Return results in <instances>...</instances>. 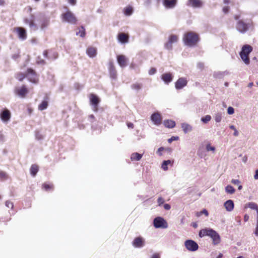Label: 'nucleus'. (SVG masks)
<instances>
[{"instance_id": "obj_1", "label": "nucleus", "mask_w": 258, "mask_h": 258, "mask_svg": "<svg viewBox=\"0 0 258 258\" xmlns=\"http://www.w3.org/2000/svg\"><path fill=\"white\" fill-rule=\"evenodd\" d=\"M199 235L200 237L206 236H209L211 238L212 243L214 245H218L221 242V237L219 234L212 229H203L199 231Z\"/></svg>"}, {"instance_id": "obj_2", "label": "nucleus", "mask_w": 258, "mask_h": 258, "mask_svg": "<svg viewBox=\"0 0 258 258\" xmlns=\"http://www.w3.org/2000/svg\"><path fill=\"white\" fill-rule=\"evenodd\" d=\"M199 35L193 31L186 32L183 37L184 44L189 47L196 46L200 41Z\"/></svg>"}, {"instance_id": "obj_3", "label": "nucleus", "mask_w": 258, "mask_h": 258, "mask_svg": "<svg viewBox=\"0 0 258 258\" xmlns=\"http://www.w3.org/2000/svg\"><path fill=\"white\" fill-rule=\"evenodd\" d=\"M240 15H235L234 16V19L237 21L236 28L239 32L244 33L252 26V24L250 22H246L243 20H240Z\"/></svg>"}, {"instance_id": "obj_4", "label": "nucleus", "mask_w": 258, "mask_h": 258, "mask_svg": "<svg viewBox=\"0 0 258 258\" xmlns=\"http://www.w3.org/2000/svg\"><path fill=\"white\" fill-rule=\"evenodd\" d=\"M252 47L247 44L243 45L241 48L240 56L242 60L246 64H248L250 62L249 54L252 51Z\"/></svg>"}, {"instance_id": "obj_5", "label": "nucleus", "mask_w": 258, "mask_h": 258, "mask_svg": "<svg viewBox=\"0 0 258 258\" xmlns=\"http://www.w3.org/2000/svg\"><path fill=\"white\" fill-rule=\"evenodd\" d=\"M61 18L63 21L75 25L77 23V18L75 15L71 11H67L61 15Z\"/></svg>"}, {"instance_id": "obj_6", "label": "nucleus", "mask_w": 258, "mask_h": 258, "mask_svg": "<svg viewBox=\"0 0 258 258\" xmlns=\"http://www.w3.org/2000/svg\"><path fill=\"white\" fill-rule=\"evenodd\" d=\"M26 76L28 80L34 84H37L39 82V78L36 72L31 68L27 69Z\"/></svg>"}, {"instance_id": "obj_7", "label": "nucleus", "mask_w": 258, "mask_h": 258, "mask_svg": "<svg viewBox=\"0 0 258 258\" xmlns=\"http://www.w3.org/2000/svg\"><path fill=\"white\" fill-rule=\"evenodd\" d=\"M153 224L154 227L156 228H166L168 227L167 222L161 217L155 218L154 220Z\"/></svg>"}, {"instance_id": "obj_8", "label": "nucleus", "mask_w": 258, "mask_h": 258, "mask_svg": "<svg viewBox=\"0 0 258 258\" xmlns=\"http://www.w3.org/2000/svg\"><path fill=\"white\" fill-rule=\"evenodd\" d=\"M15 93L21 98H25L28 93L29 90L24 85L20 87H17L14 90Z\"/></svg>"}, {"instance_id": "obj_9", "label": "nucleus", "mask_w": 258, "mask_h": 258, "mask_svg": "<svg viewBox=\"0 0 258 258\" xmlns=\"http://www.w3.org/2000/svg\"><path fill=\"white\" fill-rule=\"evenodd\" d=\"M185 247L191 251H195L199 248L198 244L192 240H187L184 242Z\"/></svg>"}, {"instance_id": "obj_10", "label": "nucleus", "mask_w": 258, "mask_h": 258, "mask_svg": "<svg viewBox=\"0 0 258 258\" xmlns=\"http://www.w3.org/2000/svg\"><path fill=\"white\" fill-rule=\"evenodd\" d=\"M178 40V37L177 35L175 34L170 35L168 41L164 45L165 47L168 50L172 49V44L177 42Z\"/></svg>"}, {"instance_id": "obj_11", "label": "nucleus", "mask_w": 258, "mask_h": 258, "mask_svg": "<svg viewBox=\"0 0 258 258\" xmlns=\"http://www.w3.org/2000/svg\"><path fill=\"white\" fill-rule=\"evenodd\" d=\"M132 244L136 248H141L145 245V240L143 237L138 236L134 239Z\"/></svg>"}, {"instance_id": "obj_12", "label": "nucleus", "mask_w": 258, "mask_h": 258, "mask_svg": "<svg viewBox=\"0 0 258 258\" xmlns=\"http://www.w3.org/2000/svg\"><path fill=\"white\" fill-rule=\"evenodd\" d=\"M11 117V113L9 110L5 109L0 113V118L1 120L4 122L9 121Z\"/></svg>"}, {"instance_id": "obj_13", "label": "nucleus", "mask_w": 258, "mask_h": 258, "mask_svg": "<svg viewBox=\"0 0 258 258\" xmlns=\"http://www.w3.org/2000/svg\"><path fill=\"white\" fill-rule=\"evenodd\" d=\"M151 119L154 123L157 125H159L162 123V117L159 112H155L152 114Z\"/></svg>"}, {"instance_id": "obj_14", "label": "nucleus", "mask_w": 258, "mask_h": 258, "mask_svg": "<svg viewBox=\"0 0 258 258\" xmlns=\"http://www.w3.org/2000/svg\"><path fill=\"white\" fill-rule=\"evenodd\" d=\"M15 31L18 34V37L22 40H24L27 38V33L26 30L22 27H16L15 28Z\"/></svg>"}, {"instance_id": "obj_15", "label": "nucleus", "mask_w": 258, "mask_h": 258, "mask_svg": "<svg viewBox=\"0 0 258 258\" xmlns=\"http://www.w3.org/2000/svg\"><path fill=\"white\" fill-rule=\"evenodd\" d=\"M187 83L186 79L184 78H180L175 82V86L176 89L179 90L186 86Z\"/></svg>"}, {"instance_id": "obj_16", "label": "nucleus", "mask_w": 258, "mask_h": 258, "mask_svg": "<svg viewBox=\"0 0 258 258\" xmlns=\"http://www.w3.org/2000/svg\"><path fill=\"white\" fill-rule=\"evenodd\" d=\"M24 22L25 24H28L29 27L33 29L34 30L37 29V26L34 22V16L32 15L31 18H25L24 19Z\"/></svg>"}, {"instance_id": "obj_17", "label": "nucleus", "mask_w": 258, "mask_h": 258, "mask_svg": "<svg viewBox=\"0 0 258 258\" xmlns=\"http://www.w3.org/2000/svg\"><path fill=\"white\" fill-rule=\"evenodd\" d=\"M89 99L91 104L94 106L95 110H97L98 105L100 102L99 98L96 95L92 93L89 95Z\"/></svg>"}, {"instance_id": "obj_18", "label": "nucleus", "mask_w": 258, "mask_h": 258, "mask_svg": "<svg viewBox=\"0 0 258 258\" xmlns=\"http://www.w3.org/2000/svg\"><path fill=\"white\" fill-rule=\"evenodd\" d=\"M108 69L110 77L113 79H116L117 76V73L113 62H110L109 63Z\"/></svg>"}, {"instance_id": "obj_19", "label": "nucleus", "mask_w": 258, "mask_h": 258, "mask_svg": "<svg viewBox=\"0 0 258 258\" xmlns=\"http://www.w3.org/2000/svg\"><path fill=\"white\" fill-rule=\"evenodd\" d=\"M187 5L194 8H200L203 5V2L201 0H188Z\"/></svg>"}, {"instance_id": "obj_20", "label": "nucleus", "mask_w": 258, "mask_h": 258, "mask_svg": "<svg viewBox=\"0 0 258 258\" xmlns=\"http://www.w3.org/2000/svg\"><path fill=\"white\" fill-rule=\"evenodd\" d=\"M128 39L129 36L127 34L120 33L118 35V40L122 43H125L128 42Z\"/></svg>"}, {"instance_id": "obj_21", "label": "nucleus", "mask_w": 258, "mask_h": 258, "mask_svg": "<svg viewBox=\"0 0 258 258\" xmlns=\"http://www.w3.org/2000/svg\"><path fill=\"white\" fill-rule=\"evenodd\" d=\"M177 3V0H164L163 5L168 9L174 8Z\"/></svg>"}, {"instance_id": "obj_22", "label": "nucleus", "mask_w": 258, "mask_h": 258, "mask_svg": "<svg viewBox=\"0 0 258 258\" xmlns=\"http://www.w3.org/2000/svg\"><path fill=\"white\" fill-rule=\"evenodd\" d=\"M117 60L118 64L121 67H124L126 66V58L123 55H119L117 56Z\"/></svg>"}, {"instance_id": "obj_23", "label": "nucleus", "mask_w": 258, "mask_h": 258, "mask_svg": "<svg viewBox=\"0 0 258 258\" xmlns=\"http://www.w3.org/2000/svg\"><path fill=\"white\" fill-rule=\"evenodd\" d=\"M161 78L166 84H168L172 81L173 77L170 73H167L163 74Z\"/></svg>"}, {"instance_id": "obj_24", "label": "nucleus", "mask_w": 258, "mask_h": 258, "mask_svg": "<svg viewBox=\"0 0 258 258\" xmlns=\"http://www.w3.org/2000/svg\"><path fill=\"white\" fill-rule=\"evenodd\" d=\"M86 53L90 57H94L97 54V49L92 46L88 47L86 50Z\"/></svg>"}, {"instance_id": "obj_25", "label": "nucleus", "mask_w": 258, "mask_h": 258, "mask_svg": "<svg viewBox=\"0 0 258 258\" xmlns=\"http://www.w3.org/2000/svg\"><path fill=\"white\" fill-rule=\"evenodd\" d=\"M224 207L227 211H231L233 210L234 208V203L231 200H228L225 202L224 204Z\"/></svg>"}, {"instance_id": "obj_26", "label": "nucleus", "mask_w": 258, "mask_h": 258, "mask_svg": "<svg viewBox=\"0 0 258 258\" xmlns=\"http://www.w3.org/2000/svg\"><path fill=\"white\" fill-rule=\"evenodd\" d=\"M49 25V20L47 18H44L41 20L40 23V28L42 30L44 29Z\"/></svg>"}, {"instance_id": "obj_27", "label": "nucleus", "mask_w": 258, "mask_h": 258, "mask_svg": "<svg viewBox=\"0 0 258 258\" xmlns=\"http://www.w3.org/2000/svg\"><path fill=\"white\" fill-rule=\"evenodd\" d=\"M39 170V166L37 164H32L30 167V173L33 176H35Z\"/></svg>"}, {"instance_id": "obj_28", "label": "nucleus", "mask_w": 258, "mask_h": 258, "mask_svg": "<svg viewBox=\"0 0 258 258\" xmlns=\"http://www.w3.org/2000/svg\"><path fill=\"white\" fill-rule=\"evenodd\" d=\"M163 124L165 127L168 128H173L175 125V121L168 119L164 120Z\"/></svg>"}, {"instance_id": "obj_29", "label": "nucleus", "mask_w": 258, "mask_h": 258, "mask_svg": "<svg viewBox=\"0 0 258 258\" xmlns=\"http://www.w3.org/2000/svg\"><path fill=\"white\" fill-rule=\"evenodd\" d=\"M142 156V154L138 153H134L131 155V159L132 161H139Z\"/></svg>"}, {"instance_id": "obj_30", "label": "nucleus", "mask_w": 258, "mask_h": 258, "mask_svg": "<svg viewBox=\"0 0 258 258\" xmlns=\"http://www.w3.org/2000/svg\"><path fill=\"white\" fill-rule=\"evenodd\" d=\"M79 31L76 32V35L84 38L86 36L85 29L83 26H81L78 28Z\"/></svg>"}, {"instance_id": "obj_31", "label": "nucleus", "mask_w": 258, "mask_h": 258, "mask_svg": "<svg viewBox=\"0 0 258 258\" xmlns=\"http://www.w3.org/2000/svg\"><path fill=\"white\" fill-rule=\"evenodd\" d=\"M173 162V161L170 160H165L163 162L161 167L164 170L166 171L168 170V165H172Z\"/></svg>"}, {"instance_id": "obj_32", "label": "nucleus", "mask_w": 258, "mask_h": 258, "mask_svg": "<svg viewBox=\"0 0 258 258\" xmlns=\"http://www.w3.org/2000/svg\"><path fill=\"white\" fill-rule=\"evenodd\" d=\"M48 105V102L47 100H43L42 102L38 105V109L39 110L42 111L45 109H46Z\"/></svg>"}, {"instance_id": "obj_33", "label": "nucleus", "mask_w": 258, "mask_h": 258, "mask_svg": "<svg viewBox=\"0 0 258 258\" xmlns=\"http://www.w3.org/2000/svg\"><path fill=\"white\" fill-rule=\"evenodd\" d=\"M133 10L132 7L128 6L126 7L124 10V13L126 16L131 15L133 13Z\"/></svg>"}, {"instance_id": "obj_34", "label": "nucleus", "mask_w": 258, "mask_h": 258, "mask_svg": "<svg viewBox=\"0 0 258 258\" xmlns=\"http://www.w3.org/2000/svg\"><path fill=\"white\" fill-rule=\"evenodd\" d=\"M225 191L228 194H233L235 192V190L233 186L228 185L225 187Z\"/></svg>"}, {"instance_id": "obj_35", "label": "nucleus", "mask_w": 258, "mask_h": 258, "mask_svg": "<svg viewBox=\"0 0 258 258\" xmlns=\"http://www.w3.org/2000/svg\"><path fill=\"white\" fill-rule=\"evenodd\" d=\"M26 77V73L23 74L22 73H19L17 74L16 78L19 81H22Z\"/></svg>"}, {"instance_id": "obj_36", "label": "nucleus", "mask_w": 258, "mask_h": 258, "mask_svg": "<svg viewBox=\"0 0 258 258\" xmlns=\"http://www.w3.org/2000/svg\"><path fill=\"white\" fill-rule=\"evenodd\" d=\"M42 187L45 190L47 191L53 189V185L52 184L44 183L42 185Z\"/></svg>"}, {"instance_id": "obj_37", "label": "nucleus", "mask_w": 258, "mask_h": 258, "mask_svg": "<svg viewBox=\"0 0 258 258\" xmlns=\"http://www.w3.org/2000/svg\"><path fill=\"white\" fill-rule=\"evenodd\" d=\"M9 176L6 172L3 171H0V179L2 180H5L8 178Z\"/></svg>"}, {"instance_id": "obj_38", "label": "nucleus", "mask_w": 258, "mask_h": 258, "mask_svg": "<svg viewBox=\"0 0 258 258\" xmlns=\"http://www.w3.org/2000/svg\"><path fill=\"white\" fill-rule=\"evenodd\" d=\"M248 207L251 209H255L256 210L257 217L258 216V206L254 203H249L248 204Z\"/></svg>"}, {"instance_id": "obj_39", "label": "nucleus", "mask_w": 258, "mask_h": 258, "mask_svg": "<svg viewBox=\"0 0 258 258\" xmlns=\"http://www.w3.org/2000/svg\"><path fill=\"white\" fill-rule=\"evenodd\" d=\"M182 128L185 133L191 130V127L187 124L183 123L182 124Z\"/></svg>"}, {"instance_id": "obj_40", "label": "nucleus", "mask_w": 258, "mask_h": 258, "mask_svg": "<svg viewBox=\"0 0 258 258\" xmlns=\"http://www.w3.org/2000/svg\"><path fill=\"white\" fill-rule=\"evenodd\" d=\"M211 119V117L209 115H206L204 117L202 118V121L206 123L209 122Z\"/></svg>"}, {"instance_id": "obj_41", "label": "nucleus", "mask_w": 258, "mask_h": 258, "mask_svg": "<svg viewBox=\"0 0 258 258\" xmlns=\"http://www.w3.org/2000/svg\"><path fill=\"white\" fill-rule=\"evenodd\" d=\"M142 87V85L139 83L134 84L132 85V88L133 89H135L137 90H140Z\"/></svg>"}, {"instance_id": "obj_42", "label": "nucleus", "mask_w": 258, "mask_h": 258, "mask_svg": "<svg viewBox=\"0 0 258 258\" xmlns=\"http://www.w3.org/2000/svg\"><path fill=\"white\" fill-rule=\"evenodd\" d=\"M215 121L217 122H219L222 119V115L220 113H217L215 116Z\"/></svg>"}, {"instance_id": "obj_43", "label": "nucleus", "mask_w": 258, "mask_h": 258, "mask_svg": "<svg viewBox=\"0 0 258 258\" xmlns=\"http://www.w3.org/2000/svg\"><path fill=\"white\" fill-rule=\"evenodd\" d=\"M6 206L11 209H13L14 207L13 203L10 201H7L5 203Z\"/></svg>"}, {"instance_id": "obj_44", "label": "nucleus", "mask_w": 258, "mask_h": 258, "mask_svg": "<svg viewBox=\"0 0 258 258\" xmlns=\"http://www.w3.org/2000/svg\"><path fill=\"white\" fill-rule=\"evenodd\" d=\"M234 110L232 107H229L227 109V112L229 114H232L234 113Z\"/></svg>"}, {"instance_id": "obj_45", "label": "nucleus", "mask_w": 258, "mask_h": 258, "mask_svg": "<svg viewBox=\"0 0 258 258\" xmlns=\"http://www.w3.org/2000/svg\"><path fill=\"white\" fill-rule=\"evenodd\" d=\"M206 149L207 151H215V148L214 147H212L211 146V145L210 144H208L206 146Z\"/></svg>"}, {"instance_id": "obj_46", "label": "nucleus", "mask_w": 258, "mask_h": 258, "mask_svg": "<svg viewBox=\"0 0 258 258\" xmlns=\"http://www.w3.org/2000/svg\"><path fill=\"white\" fill-rule=\"evenodd\" d=\"M157 201H158V205L159 206L161 205L162 204H163L164 202V199L161 198V197H159L158 200H157Z\"/></svg>"}, {"instance_id": "obj_47", "label": "nucleus", "mask_w": 258, "mask_h": 258, "mask_svg": "<svg viewBox=\"0 0 258 258\" xmlns=\"http://www.w3.org/2000/svg\"><path fill=\"white\" fill-rule=\"evenodd\" d=\"M165 150V149L164 147L159 148L157 151V153L159 154V155L162 156V152Z\"/></svg>"}, {"instance_id": "obj_48", "label": "nucleus", "mask_w": 258, "mask_h": 258, "mask_svg": "<svg viewBox=\"0 0 258 258\" xmlns=\"http://www.w3.org/2000/svg\"><path fill=\"white\" fill-rule=\"evenodd\" d=\"M156 72V69L154 68H151L149 71V73L151 75L154 74Z\"/></svg>"}, {"instance_id": "obj_49", "label": "nucleus", "mask_w": 258, "mask_h": 258, "mask_svg": "<svg viewBox=\"0 0 258 258\" xmlns=\"http://www.w3.org/2000/svg\"><path fill=\"white\" fill-rule=\"evenodd\" d=\"M223 12L225 13V14H227L229 12V7L228 6H225V7H224L223 8Z\"/></svg>"}, {"instance_id": "obj_50", "label": "nucleus", "mask_w": 258, "mask_h": 258, "mask_svg": "<svg viewBox=\"0 0 258 258\" xmlns=\"http://www.w3.org/2000/svg\"><path fill=\"white\" fill-rule=\"evenodd\" d=\"M178 139V137H172L168 140L169 143H171L173 141L177 140Z\"/></svg>"}, {"instance_id": "obj_51", "label": "nucleus", "mask_w": 258, "mask_h": 258, "mask_svg": "<svg viewBox=\"0 0 258 258\" xmlns=\"http://www.w3.org/2000/svg\"><path fill=\"white\" fill-rule=\"evenodd\" d=\"M231 183H233V184L237 185L240 183V181L238 179H232L231 180Z\"/></svg>"}, {"instance_id": "obj_52", "label": "nucleus", "mask_w": 258, "mask_h": 258, "mask_svg": "<svg viewBox=\"0 0 258 258\" xmlns=\"http://www.w3.org/2000/svg\"><path fill=\"white\" fill-rule=\"evenodd\" d=\"M254 234L256 236H258V216L257 217V224H256V227L255 228V230L254 231Z\"/></svg>"}, {"instance_id": "obj_53", "label": "nucleus", "mask_w": 258, "mask_h": 258, "mask_svg": "<svg viewBox=\"0 0 258 258\" xmlns=\"http://www.w3.org/2000/svg\"><path fill=\"white\" fill-rule=\"evenodd\" d=\"M201 212L202 213V214H204V215H205L206 216H208L209 213H208V211L207 210L203 209Z\"/></svg>"}, {"instance_id": "obj_54", "label": "nucleus", "mask_w": 258, "mask_h": 258, "mask_svg": "<svg viewBox=\"0 0 258 258\" xmlns=\"http://www.w3.org/2000/svg\"><path fill=\"white\" fill-rule=\"evenodd\" d=\"M68 2L71 5L74 6L76 4L77 1L76 0H68Z\"/></svg>"}, {"instance_id": "obj_55", "label": "nucleus", "mask_w": 258, "mask_h": 258, "mask_svg": "<svg viewBox=\"0 0 258 258\" xmlns=\"http://www.w3.org/2000/svg\"><path fill=\"white\" fill-rule=\"evenodd\" d=\"M164 208L165 210H168L170 209L171 207L170 205L168 204H166L164 205Z\"/></svg>"}, {"instance_id": "obj_56", "label": "nucleus", "mask_w": 258, "mask_h": 258, "mask_svg": "<svg viewBox=\"0 0 258 258\" xmlns=\"http://www.w3.org/2000/svg\"><path fill=\"white\" fill-rule=\"evenodd\" d=\"M127 125L128 127L130 128H133L134 127V124L132 122H128L127 123Z\"/></svg>"}, {"instance_id": "obj_57", "label": "nucleus", "mask_w": 258, "mask_h": 258, "mask_svg": "<svg viewBox=\"0 0 258 258\" xmlns=\"http://www.w3.org/2000/svg\"><path fill=\"white\" fill-rule=\"evenodd\" d=\"M151 258H160V255L158 253H154L152 255Z\"/></svg>"}, {"instance_id": "obj_58", "label": "nucleus", "mask_w": 258, "mask_h": 258, "mask_svg": "<svg viewBox=\"0 0 258 258\" xmlns=\"http://www.w3.org/2000/svg\"><path fill=\"white\" fill-rule=\"evenodd\" d=\"M249 219V216L247 214H245L244 216V221L245 222H247Z\"/></svg>"}, {"instance_id": "obj_59", "label": "nucleus", "mask_w": 258, "mask_h": 258, "mask_svg": "<svg viewBox=\"0 0 258 258\" xmlns=\"http://www.w3.org/2000/svg\"><path fill=\"white\" fill-rule=\"evenodd\" d=\"M6 4L5 0H0V6H4Z\"/></svg>"}, {"instance_id": "obj_60", "label": "nucleus", "mask_w": 258, "mask_h": 258, "mask_svg": "<svg viewBox=\"0 0 258 258\" xmlns=\"http://www.w3.org/2000/svg\"><path fill=\"white\" fill-rule=\"evenodd\" d=\"M254 178L255 179H258V169L255 171Z\"/></svg>"}, {"instance_id": "obj_61", "label": "nucleus", "mask_w": 258, "mask_h": 258, "mask_svg": "<svg viewBox=\"0 0 258 258\" xmlns=\"http://www.w3.org/2000/svg\"><path fill=\"white\" fill-rule=\"evenodd\" d=\"M31 42H32V43H37V39H36V38H32V39H31Z\"/></svg>"}, {"instance_id": "obj_62", "label": "nucleus", "mask_w": 258, "mask_h": 258, "mask_svg": "<svg viewBox=\"0 0 258 258\" xmlns=\"http://www.w3.org/2000/svg\"><path fill=\"white\" fill-rule=\"evenodd\" d=\"M238 131H237V130L236 129L235 130H234V132L233 133V135L235 137L237 136L238 135Z\"/></svg>"}, {"instance_id": "obj_63", "label": "nucleus", "mask_w": 258, "mask_h": 258, "mask_svg": "<svg viewBox=\"0 0 258 258\" xmlns=\"http://www.w3.org/2000/svg\"><path fill=\"white\" fill-rule=\"evenodd\" d=\"M202 215V214L201 212H198L196 214V216L198 217H200Z\"/></svg>"}, {"instance_id": "obj_64", "label": "nucleus", "mask_w": 258, "mask_h": 258, "mask_svg": "<svg viewBox=\"0 0 258 258\" xmlns=\"http://www.w3.org/2000/svg\"><path fill=\"white\" fill-rule=\"evenodd\" d=\"M229 127H230V128H231V130H233L234 131L236 130L235 127L234 125H230L229 126Z\"/></svg>"}]
</instances>
